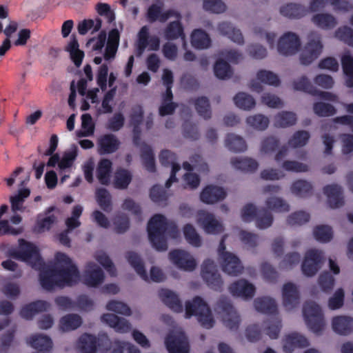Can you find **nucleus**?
Here are the masks:
<instances>
[{"label":"nucleus","instance_id":"1","mask_svg":"<svg viewBox=\"0 0 353 353\" xmlns=\"http://www.w3.org/2000/svg\"><path fill=\"white\" fill-rule=\"evenodd\" d=\"M10 256L26 262L39 271V281L41 287L46 290H52L58 287V277L54 265L47 266L42 259L37 248L32 243L21 239L19 247L10 251Z\"/></svg>","mask_w":353,"mask_h":353},{"label":"nucleus","instance_id":"2","mask_svg":"<svg viewBox=\"0 0 353 353\" xmlns=\"http://www.w3.org/2000/svg\"><path fill=\"white\" fill-rule=\"evenodd\" d=\"M147 230L152 247L158 251L168 249L165 234L172 239H176L179 234L176 225L174 222H168L165 216L160 214H154L150 219Z\"/></svg>","mask_w":353,"mask_h":353},{"label":"nucleus","instance_id":"3","mask_svg":"<svg viewBox=\"0 0 353 353\" xmlns=\"http://www.w3.org/2000/svg\"><path fill=\"white\" fill-rule=\"evenodd\" d=\"M54 259L58 287L63 288L77 285L80 280V272L72 259L63 252H57Z\"/></svg>","mask_w":353,"mask_h":353},{"label":"nucleus","instance_id":"4","mask_svg":"<svg viewBox=\"0 0 353 353\" xmlns=\"http://www.w3.org/2000/svg\"><path fill=\"white\" fill-rule=\"evenodd\" d=\"M196 316L202 327L206 329L214 326V321L207 303L200 296H195L192 301L185 303V317Z\"/></svg>","mask_w":353,"mask_h":353},{"label":"nucleus","instance_id":"5","mask_svg":"<svg viewBox=\"0 0 353 353\" xmlns=\"http://www.w3.org/2000/svg\"><path fill=\"white\" fill-rule=\"evenodd\" d=\"M216 309L223 312V322L226 327L231 330H238L241 321L240 316L228 298L221 296L216 303Z\"/></svg>","mask_w":353,"mask_h":353},{"label":"nucleus","instance_id":"6","mask_svg":"<svg viewBox=\"0 0 353 353\" xmlns=\"http://www.w3.org/2000/svg\"><path fill=\"white\" fill-rule=\"evenodd\" d=\"M201 275L210 288L221 291L223 282L213 260L207 259L203 261Z\"/></svg>","mask_w":353,"mask_h":353},{"label":"nucleus","instance_id":"7","mask_svg":"<svg viewBox=\"0 0 353 353\" xmlns=\"http://www.w3.org/2000/svg\"><path fill=\"white\" fill-rule=\"evenodd\" d=\"M301 47L299 37L293 32L284 34L278 41V51L283 55H292L297 52Z\"/></svg>","mask_w":353,"mask_h":353},{"label":"nucleus","instance_id":"8","mask_svg":"<svg viewBox=\"0 0 353 353\" xmlns=\"http://www.w3.org/2000/svg\"><path fill=\"white\" fill-rule=\"evenodd\" d=\"M169 259L178 268L185 271H193L196 266L195 259L184 250H174L170 251Z\"/></svg>","mask_w":353,"mask_h":353},{"label":"nucleus","instance_id":"9","mask_svg":"<svg viewBox=\"0 0 353 353\" xmlns=\"http://www.w3.org/2000/svg\"><path fill=\"white\" fill-rule=\"evenodd\" d=\"M165 343L169 353H189V343L183 333L168 334Z\"/></svg>","mask_w":353,"mask_h":353},{"label":"nucleus","instance_id":"10","mask_svg":"<svg viewBox=\"0 0 353 353\" xmlns=\"http://www.w3.org/2000/svg\"><path fill=\"white\" fill-rule=\"evenodd\" d=\"M120 141L113 134H105L97 139V152L100 155L110 154L118 150Z\"/></svg>","mask_w":353,"mask_h":353},{"label":"nucleus","instance_id":"11","mask_svg":"<svg viewBox=\"0 0 353 353\" xmlns=\"http://www.w3.org/2000/svg\"><path fill=\"white\" fill-rule=\"evenodd\" d=\"M198 223L202 226L206 233L219 234L223 232V227L212 213L201 211L198 213Z\"/></svg>","mask_w":353,"mask_h":353},{"label":"nucleus","instance_id":"12","mask_svg":"<svg viewBox=\"0 0 353 353\" xmlns=\"http://www.w3.org/2000/svg\"><path fill=\"white\" fill-rule=\"evenodd\" d=\"M283 304L288 310H292L299 305L300 293L296 285L288 282L283 285L282 289Z\"/></svg>","mask_w":353,"mask_h":353},{"label":"nucleus","instance_id":"13","mask_svg":"<svg viewBox=\"0 0 353 353\" xmlns=\"http://www.w3.org/2000/svg\"><path fill=\"white\" fill-rule=\"evenodd\" d=\"M222 270L226 274L231 276L240 274L243 267L240 259L232 252H225L223 256L220 258Z\"/></svg>","mask_w":353,"mask_h":353},{"label":"nucleus","instance_id":"14","mask_svg":"<svg viewBox=\"0 0 353 353\" xmlns=\"http://www.w3.org/2000/svg\"><path fill=\"white\" fill-rule=\"evenodd\" d=\"M325 327L323 313L319 305L310 301V331L321 335Z\"/></svg>","mask_w":353,"mask_h":353},{"label":"nucleus","instance_id":"15","mask_svg":"<svg viewBox=\"0 0 353 353\" xmlns=\"http://www.w3.org/2000/svg\"><path fill=\"white\" fill-rule=\"evenodd\" d=\"M225 190L219 186L208 185L203 189L200 194L201 201L206 204H213L223 201L226 197Z\"/></svg>","mask_w":353,"mask_h":353},{"label":"nucleus","instance_id":"16","mask_svg":"<svg viewBox=\"0 0 353 353\" xmlns=\"http://www.w3.org/2000/svg\"><path fill=\"white\" fill-rule=\"evenodd\" d=\"M255 290L254 285L245 279L238 280L229 287V290L233 296L245 299H252L254 295Z\"/></svg>","mask_w":353,"mask_h":353},{"label":"nucleus","instance_id":"17","mask_svg":"<svg viewBox=\"0 0 353 353\" xmlns=\"http://www.w3.org/2000/svg\"><path fill=\"white\" fill-rule=\"evenodd\" d=\"M84 283L89 287H97L104 280V273L101 268L94 263H89L83 274Z\"/></svg>","mask_w":353,"mask_h":353},{"label":"nucleus","instance_id":"18","mask_svg":"<svg viewBox=\"0 0 353 353\" xmlns=\"http://www.w3.org/2000/svg\"><path fill=\"white\" fill-rule=\"evenodd\" d=\"M323 193L327 197V203L331 208H339L343 205V191L337 184L327 185L323 188Z\"/></svg>","mask_w":353,"mask_h":353},{"label":"nucleus","instance_id":"19","mask_svg":"<svg viewBox=\"0 0 353 353\" xmlns=\"http://www.w3.org/2000/svg\"><path fill=\"white\" fill-rule=\"evenodd\" d=\"M309 344L307 339L297 332L288 334L283 340V349L285 353H292L296 348H303Z\"/></svg>","mask_w":353,"mask_h":353},{"label":"nucleus","instance_id":"20","mask_svg":"<svg viewBox=\"0 0 353 353\" xmlns=\"http://www.w3.org/2000/svg\"><path fill=\"white\" fill-rule=\"evenodd\" d=\"M101 321L113 327L116 332L127 333L131 330V324L125 319L119 317L114 314H104Z\"/></svg>","mask_w":353,"mask_h":353},{"label":"nucleus","instance_id":"21","mask_svg":"<svg viewBox=\"0 0 353 353\" xmlns=\"http://www.w3.org/2000/svg\"><path fill=\"white\" fill-rule=\"evenodd\" d=\"M49 307L50 304L47 301L38 300L24 305L21 309L20 315L22 318L29 320L35 314L47 311Z\"/></svg>","mask_w":353,"mask_h":353},{"label":"nucleus","instance_id":"22","mask_svg":"<svg viewBox=\"0 0 353 353\" xmlns=\"http://www.w3.org/2000/svg\"><path fill=\"white\" fill-rule=\"evenodd\" d=\"M159 296L163 303L172 311L179 313L183 311V305L179 296L172 291L168 289H161L159 292Z\"/></svg>","mask_w":353,"mask_h":353},{"label":"nucleus","instance_id":"23","mask_svg":"<svg viewBox=\"0 0 353 353\" xmlns=\"http://www.w3.org/2000/svg\"><path fill=\"white\" fill-rule=\"evenodd\" d=\"M333 330L341 335H349L353 332V319L345 316H337L332 319Z\"/></svg>","mask_w":353,"mask_h":353},{"label":"nucleus","instance_id":"24","mask_svg":"<svg viewBox=\"0 0 353 353\" xmlns=\"http://www.w3.org/2000/svg\"><path fill=\"white\" fill-rule=\"evenodd\" d=\"M28 343L32 347L37 350L33 353H50L52 347V341L51 339L43 334H35L32 336Z\"/></svg>","mask_w":353,"mask_h":353},{"label":"nucleus","instance_id":"25","mask_svg":"<svg viewBox=\"0 0 353 353\" xmlns=\"http://www.w3.org/2000/svg\"><path fill=\"white\" fill-rule=\"evenodd\" d=\"M280 14L288 19H300L307 12V9L301 4L295 3H286L280 7Z\"/></svg>","mask_w":353,"mask_h":353},{"label":"nucleus","instance_id":"26","mask_svg":"<svg viewBox=\"0 0 353 353\" xmlns=\"http://www.w3.org/2000/svg\"><path fill=\"white\" fill-rule=\"evenodd\" d=\"M112 163L108 159H101L97 165L96 175L101 185H108L110 183Z\"/></svg>","mask_w":353,"mask_h":353},{"label":"nucleus","instance_id":"27","mask_svg":"<svg viewBox=\"0 0 353 353\" xmlns=\"http://www.w3.org/2000/svg\"><path fill=\"white\" fill-rule=\"evenodd\" d=\"M189 104H193L198 114L205 120L212 117V110L210 101L206 97H199L196 99H190Z\"/></svg>","mask_w":353,"mask_h":353},{"label":"nucleus","instance_id":"28","mask_svg":"<svg viewBox=\"0 0 353 353\" xmlns=\"http://www.w3.org/2000/svg\"><path fill=\"white\" fill-rule=\"evenodd\" d=\"M230 162L235 169L245 173H252L259 167V163L256 160L248 157L232 158Z\"/></svg>","mask_w":353,"mask_h":353},{"label":"nucleus","instance_id":"29","mask_svg":"<svg viewBox=\"0 0 353 353\" xmlns=\"http://www.w3.org/2000/svg\"><path fill=\"white\" fill-rule=\"evenodd\" d=\"M219 32L224 36H227L234 43L243 44L244 39L239 29L235 28L232 23L229 22H222L218 26Z\"/></svg>","mask_w":353,"mask_h":353},{"label":"nucleus","instance_id":"30","mask_svg":"<svg viewBox=\"0 0 353 353\" xmlns=\"http://www.w3.org/2000/svg\"><path fill=\"white\" fill-rule=\"evenodd\" d=\"M125 258L140 277L143 281H148L149 277L141 256L135 252L129 251L126 253Z\"/></svg>","mask_w":353,"mask_h":353},{"label":"nucleus","instance_id":"31","mask_svg":"<svg viewBox=\"0 0 353 353\" xmlns=\"http://www.w3.org/2000/svg\"><path fill=\"white\" fill-rule=\"evenodd\" d=\"M254 305L256 310L264 314H276L278 312L277 305L274 299L270 297L256 298L254 301Z\"/></svg>","mask_w":353,"mask_h":353},{"label":"nucleus","instance_id":"32","mask_svg":"<svg viewBox=\"0 0 353 353\" xmlns=\"http://www.w3.org/2000/svg\"><path fill=\"white\" fill-rule=\"evenodd\" d=\"M164 37L168 41L178 39H185L184 28L181 23L177 20L170 22L163 31Z\"/></svg>","mask_w":353,"mask_h":353},{"label":"nucleus","instance_id":"33","mask_svg":"<svg viewBox=\"0 0 353 353\" xmlns=\"http://www.w3.org/2000/svg\"><path fill=\"white\" fill-rule=\"evenodd\" d=\"M327 4L332 5L335 10L343 11H348L352 8L348 1L343 0H312L310 1V12L314 8H323Z\"/></svg>","mask_w":353,"mask_h":353},{"label":"nucleus","instance_id":"34","mask_svg":"<svg viewBox=\"0 0 353 353\" xmlns=\"http://www.w3.org/2000/svg\"><path fill=\"white\" fill-rule=\"evenodd\" d=\"M97 337L94 335L85 333L82 334L78 341V347L81 353H96Z\"/></svg>","mask_w":353,"mask_h":353},{"label":"nucleus","instance_id":"35","mask_svg":"<svg viewBox=\"0 0 353 353\" xmlns=\"http://www.w3.org/2000/svg\"><path fill=\"white\" fill-rule=\"evenodd\" d=\"M312 21L317 27L323 30L333 29L337 24L336 18L327 13H320L314 15Z\"/></svg>","mask_w":353,"mask_h":353},{"label":"nucleus","instance_id":"36","mask_svg":"<svg viewBox=\"0 0 353 353\" xmlns=\"http://www.w3.org/2000/svg\"><path fill=\"white\" fill-rule=\"evenodd\" d=\"M341 65L347 88H353V57L349 54L341 57Z\"/></svg>","mask_w":353,"mask_h":353},{"label":"nucleus","instance_id":"37","mask_svg":"<svg viewBox=\"0 0 353 353\" xmlns=\"http://www.w3.org/2000/svg\"><path fill=\"white\" fill-rule=\"evenodd\" d=\"M141 158L143 165L150 172L156 171L154 154L152 148L144 143L141 148Z\"/></svg>","mask_w":353,"mask_h":353},{"label":"nucleus","instance_id":"38","mask_svg":"<svg viewBox=\"0 0 353 353\" xmlns=\"http://www.w3.org/2000/svg\"><path fill=\"white\" fill-rule=\"evenodd\" d=\"M225 147L234 152H244L247 149L245 140L240 136L234 134H228L225 140Z\"/></svg>","mask_w":353,"mask_h":353},{"label":"nucleus","instance_id":"39","mask_svg":"<svg viewBox=\"0 0 353 353\" xmlns=\"http://www.w3.org/2000/svg\"><path fill=\"white\" fill-rule=\"evenodd\" d=\"M191 43L195 48L205 49L210 46L211 40L205 31L196 29L191 34Z\"/></svg>","mask_w":353,"mask_h":353},{"label":"nucleus","instance_id":"40","mask_svg":"<svg viewBox=\"0 0 353 353\" xmlns=\"http://www.w3.org/2000/svg\"><path fill=\"white\" fill-rule=\"evenodd\" d=\"M132 179L131 173L125 169H118L114 176L113 185L116 189H127Z\"/></svg>","mask_w":353,"mask_h":353},{"label":"nucleus","instance_id":"41","mask_svg":"<svg viewBox=\"0 0 353 353\" xmlns=\"http://www.w3.org/2000/svg\"><path fill=\"white\" fill-rule=\"evenodd\" d=\"M296 114L290 111H281L274 117V125L277 128H288L295 125Z\"/></svg>","mask_w":353,"mask_h":353},{"label":"nucleus","instance_id":"42","mask_svg":"<svg viewBox=\"0 0 353 353\" xmlns=\"http://www.w3.org/2000/svg\"><path fill=\"white\" fill-rule=\"evenodd\" d=\"M82 319L76 314H69L63 316L59 321L60 329L63 332L74 330L81 326Z\"/></svg>","mask_w":353,"mask_h":353},{"label":"nucleus","instance_id":"43","mask_svg":"<svg viewBox=\"0 0 353 353\" xmlns=\"http://www.w3.org/2000/svg\"><path fill=\"white\" fill-rule=\"evenodd\" d=\"M256 77L259 82L268 85L277 87L281 83L279 76L270 70H259Z\"/></svg>","mask_w":353,"mask_h":353},{"label":"nucleus","instance_id":"44","mask_svg":"<svg viewBox=\"0 0 353 353\" xmlns=\"http://www.w3.org/2000/svg\"><path fill=\"white\" fill-rule=\"evenodd\" d=\"M150 37L149 28L146 26H143L140 29L137 35L135 49V54L137 57H140L143 54L148 46V40Z\"/></svg>","mask_w":353,"mask_h":353},{"label":"nucleus","instance_id":"45","mask_svg":"<svg viewBox=\"0 0 353 353\" xmlns=\"http://www.w3.org/2000/svg\"><path fill=\"white\" fill-rule=\"evenodd\" d=\"M96 199L100 208L106 212L112 210V197L104 188H98L96 190Z\"/></svg>","mask_w":353,"mask_h":353},{"label":"nucleus","instance_id":"46","mask_svg":"<svg viewBox=\"0 0 353 353\" xmlns=\"http://www.w3.org/2000/svg\"><path fill=\"white\" fill-rule=\"evenodd\" d=\"M233 100L236 107L244 110H250L256 105L254 99L245 92H239Z\"/></svg>","mask_w":353,"mask_h":353},{"label":"nucleus","instance_id":"47","mask_svg":"<svg viewBox=\"0 0 353 353\" xmlns=\"http://www.w3.org/2000/svg\"><path fill=\"white\" fill-rule=\"evenodd\" d=\"M215 76L220 79H226L232 77L233 71L230 65L223 59H218L214 65Z\"/></svg>","mask_w":353,"mask_h":353},{"label":"nucleus","instance_id":"48","mask_svg":"<svg viewBox=\"0 0 353 353\" xmlns=\"http://www.w3.org/2000/svg\"><path fill=\"white\" fill-rule=\"evenodd\" d=\"M102 25V20L100 18L93 19H84L78 25L77 29L80 34H85L90 30L92 29V32H97L100 30Z\"/></svg>","mask_w":353,"mask_h":353},{"label":"nucleus","instance_id":"49","mask_svg":"<svg viewBox=\"0 0 353 353\" xmlns=\"http://www.w3.org/2000/svg\"><path fill=\"white\" fill-rule=\"evenodd\" d=\"M183 234L188 243L194 247L201 245V239L192 225L188 223L183 227Z\"/></svg>","mask_w":353,"mask_h":353},{"label":"nucleus","instance_id":"50","mask_svg":"<svg viewBox=\"0 0 353 353\" xmlns=\"http://www.w3.org/2000/svg\"><path fill=\"white\" fill-rule=\"evenodd\" d=\"M335 279L328 271L323 272L319 276L318 284L321 290L330 293L334 285Z\"/></svg>","mask_w":353,"mask_h":353},{"label":"nucleus","instance_id":"51","mask_svg":"<svg viewBox=\"0 0 353 353\" xmlns=\"http://www.w3.org/2000/svg\"><path fill=\"white\" fill-rule=\"evenodd\" d=\"M313 234L317 241L323 243L329 242L333 236L332 228L325 225L315 227Z\"/></svg>","mask_w":353,"mask_h":353},{"label":"nucleus","instance_id":"52","mask_svg":"<svg viewBox=\"0 0 353 353\" xmlns=\"http://www.w3.org/2000/svg\"><path fill=\"white\" fill-rule=\"evenodd\" d=\"M247 123L258 130H265L269 125V119L261 114L250 116L246 119Z\"/></svg>","mask_w":353,"mask_h":353},{"label":"nucleus","instance_id":"53","mask_svg":"<svg viewBox=\"0 0 353 353\" xmlns=\"http://www.w3.org/2000/svg\"><path fill=\"white\" fill-rule=\"evenodd\" d=\"M266 206L271 210L278 212H285L290 210V205L281 198L270 197L266 200Z\"/></svg>","mask_w":353,"mask_h":353},{"label":"nucleus","instance_id":"54","mask_svg":"<svg viewBox=\"0 0 353 353\" xmlns=\"http://www.w3.org/2000/svg\"><path fill=\"white\" fill-rule=\"evenodd\" d=\"M265 324L264 330L265 334L272 339H277L281 327V321L276 317H273L271 320L265 321Z\"/></svg>","mask_w":353,"mask_h":353},{"label":"nucleus","instance_id":"55","mask_svg":"<svg viewBox=\"0 0 353 353\" xmlns=\"http://www.w3.org/2000/svg\"><path fill=\"white\" fill-rule=\"evenodd\" d=\"M309 139V132L304 130L296 132L288 140V145L292 148L302 147L307 143Z\"/></svg>","mask_w":353,"mask_h":353},{"label":"nucleus","instance_id":"56","mask_svg":"<svg viewBox=\"0 0 353 353\" xmlns=\"http://www.w3.org/2000/svg\"><path fill=\"white\" fill-rule=\"evenodd\" d=\"M314 112L319 117H330L336 113V108L330 103L317 102L314 104Z\"/></svg>","mask_w":353,"mask_h":353},{"label":"nucleus","instance_id":"57","mask_svg":"<svg viewBox=\"0 0 353 353\" xmlns=\"http://www.w3.org/2000/svg\"><path fill=\"white\" fill-rule=\"evenodd\" d=\"M30 191L28 188L20 189L18 194L10 198L12 210L14 212L21 210L24 199L30 196Z\"/></svg>","mask_w":353,"mask_h":353},{"label":"nucleus","instance_id":"58","mask_svg":"<svg viewBox=\"0 0 353 353\" xmlns=\"http://www.w3.org/2000/svg\"><path fill=\"white\" fill-rule=\"evenodd\" d=\"M256 218V224L259 229H265L270 227L273 222L272 214L264 208L259 210Z\"/></svg>","mask_w":353,"mask_h":353},{"label":"nucleus","instance_id":"59","mask_svg":"<svg viewBox=\"0 0 353 353\" xmlns=\"http://www.w3.org/2000/svg\"><path fill=\"white\" fill-rule=\"evenodd\" d=\"M114 230L118 234H123L130 227V220L125 214L119 213L114 218Z\"/></svg>","mask_w":353,"mask_h":353},{"label":"nucleus","instance_id":"60","mask_svg":"<svg viewBox=\"0 0 353 353\" xmlns=\"http://www.w3.org/2000/svg\"><path fill=\"white\" fill-rule=\"evenodd\" d=\"M150 197L151 200L157 203L166 202L168 194L166 190L159 185H154L150 191Z\"/></svg>","mask_w":353,"mask_h":353},{"label":"nucleus","instance_id":"61","mask_svg":"<svg viewBox=\"0 0 353 353\" xmlns=\"http://www.w3.org/2000/svg\"><path fill=\"white\" fill-rule=\"evenodd\" d=\"M106 309L125 316H130L131 314L130 307L127 304L118 301H109L106 305Z\"/></svg>","mask_w":353,"mask_h":353},{"label":"nucleus","instance_id":"62","mask_svg":"<svg viewBox=\"0 0 353 353\" xmlns=\"http://www.w3.org/2000/svg\"><path fill=\"white\" fill-rule=\"evenodd\" d=\"M125 118L122 113H115L106 123V128L112 132H117L124 125Z\"/></svg>","mask_w":353,"mask_h":353},{"label":"nucleus","instance_id":"63","mask_svg":"<svg viewBox=\"0 0 353 353\" xmlns=\"http://www.w3.org/2000/svg\"><path fill=\"white\" fill-rule=\"evenodd\" d=\"M291 192L299 197H305L309 192V182L305 180H297L291 186Z\"/></svg>","mask_w":353,"mask_h":353},{"label":"nucleus","instance_id":"64","mask_svg":"<svg viewBox=\"0 0 353 353\" xmlns=\"http://www.w3.org/2000/svg\"><path fill=\"white\" fill-rule=\"evenodd\" d=\"M336 37L341 41L353 47V29L348 26H343L339 28L336 31Z\"/></svg>","mask_w":353,"mask_h":353}]
</instances>
